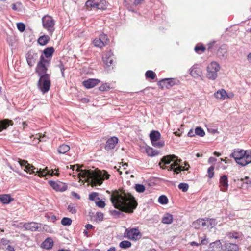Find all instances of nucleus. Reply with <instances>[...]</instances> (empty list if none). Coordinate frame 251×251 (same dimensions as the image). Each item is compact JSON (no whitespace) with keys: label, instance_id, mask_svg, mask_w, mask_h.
<instances>
[{"label":"nucleus","instance_id":"1","mask_svg":"<svg viewBox=\"0 0 251 251\" xmlns=\"http://www.w3.org/2000/svg\"><path fill=\"white\" fill-rule=\"evenodd\" d=\"M110 200L115 208L126 213H133L137 206L135 198L124 191L115 190L111 195Z\"/></svg>","mask_w":251,"mask_h":251},{"label":"nucleus","instance_id":"2","mask_svg":"<svg viewBox=\"0 0 251 251\" xmlns=\"http://www.w3.org/2000/svg\"><path fill=\"white\" fill-rule=\"evenodd\" d=\"M79 174L86 181L90 183L92 186L100 185L104 179H108L110 175L104 170L94 172L90 170H82Z\"/></svg>","mask_w":251,"mask_h":251},{"label":"nucleus","instance_id":"3","mask_svg":"<svg viewBox=\"0 0 251 251\" xmlns=\"http://www.w3.org/2000/svg\"><path fill=\"white\" fill-rule=\"evenodd\" d=\"M18 163L23 168L24 170L30 174L36 173L40 177L45 176L47 175L53 176L54 174L53 170H48L47 167L45 169L38 170L33 166L30 165L27 161L18 159Z\"/></svg>","mask_w":251,"mask_h":251},{"label":"nucleus","instance_id":"4","mask_svg":"<svg viewBox=\"0 0 251 251\" xmlns=\"http://www.w3.org/2000/svg\"><path fill=\"white\" fill-rule=\"evenodd\" d=\"M50 85L51 82L50 75H44L39 76V79L37 83V87L43 94H45L49 91Z\"/></svg>","mask_w":251,"mask_h":251},{"label":"nucleus","instance_id":"5","mask_svg":"<svg viewBox=\"0 0 251 251\" xmlns=\"http://www.w3.org/2000/svg\"><path fill=\"white\" fill-rule=\"evenodd\" d=\"M220 66L219 64L215 61L211 62L207 67V77L210 80H215L218 75Z\"/></svg>","mask_w":251,"mask_h":251},{"label":"nucleus","instance_id":"6","mask_svg":"<svg viewBox=\"0 0 251 251\" xmlns=\"http://www.w3.org/2000/svg\"><path fill=\"white\" fill-rule=\"evenodd\" d=\"M49 64L50 60L45 59L42 55L36 68V72L39 76L44 75H49L47 74V66Z\"/></svg>","mask_w":251,"mask_h":251},{"label":"nucleus","instance_id":"7","mask_svg":"<svg viewBox=\"0 0 251 251\" xmlns=\"http://www.w3.org/2000/svg\"><path fill=\"white\" fill-rule=\"evenodd\" d=\"M42 25L49 33L52 35L54 31L55 21L52 17L48 15L44 16L42 19Z\"/></svg>","mask_w":251,"mask_h":251},{"label":"nucleus","instance_id":"8","mask_svg":"<svg viewBox=\"0 0 251 251\" xmlns=\"http://www.w3.org/2000/svg\"><path fill=\"white\" fill-rule=\"evenodd\" d=\"M245 155V150L237 148L232 151L230 157L233 158L238 164L244 166Z\"/></svg>","mask_w":251,"mask_h":251},{"label":"nucleus","instance_id":"9","mask_svg":"<svg viewBox=\"0 0 251 251\" xmlns=\"http://www.w3.org/2000/svg\"><path fill=\"white\" fill-rule=\"evenodd\" d=\"M124 237L132 241H137L141 238L142 234L138 228H126Z\"/></svg>","mask_w":251,"mask_h":251},{"label":"nucleus","instance_id":"10","mask_svg":"<svg viewBox=\"0 0 251 251\" xmlns=\"http://www.w3.org/2000/svg\"><path fill=\"white\" fill-rule=\"evenodd\" d=\"M85 5L87 7L104 10L106 8V2L104 0H88L86 2Z\"/></svg>","mask_w":251,"mask_h":251},{"label":"nucleus","instance_id":"11","mask_svg":"<svg viewBox=\"0 0 251 251\" xmlns=\"http://www.w3.org/2000/svg\"><path fill=\"white\" fill-rule=\"evenodd\" d=\"M108 42L107 35L102 33L100 35L99 38H96L93 40V44L95 47L102 48L105 46Z\"/></svg>","mask_w":251,"mask_h":251},{"label":"nucleus","instance_id":"12","mask_svg":"<svg viewBox=\"0 0 251 251\" xmlns=\"http://www.w3.org/2000/svg\"><path fill=\"white\" fill-rule=\"evenodd\" d=\"M159 82L162 88L165 87L167 89L174 85H178L180 83L177 79L172 78L162 79Z\"/></svg>","mask_w":251,"mask_h":251},{"label":"nucleus","instance_id":"13","mask_svg":"<svg viewBox=\"0 0 251 251\" xmlns=\"http://www.w3.org/2000/svg\"><path fill=\"white\" fill-rule=\"evenodd\" d=\"M38 55L34 50H31L26 54V59L30 67L33 66L38 58Z\"/></svg>","mask_w":251,"mask_h":251},{"label":"nucleus","instance_id":"14","mask_svg":"<svg viewBox=\"0 0 251 251\" xmlns=\"http://www.w3.org/2000/svg\"><path fill=\"white\" fill-rule=\"evenodd\" d=\"M172 161H173V163H176L177 166L180 165L182 160L178 159L176 156L173 154L166 155L162 158V162H164L165 164H169Z\"/></svg>","mask_w":251,"mask_h":251},{"label":"nucleus","instance_id":"15","mask_svg":"<svg viewBox=\"0 0 251 251\" xmlns=\"http://www.w3.org/2000/svg\"><path fill=\"white\" fill-rule=\"evenodd\" d=\"M50 185L55 191L63 192L67 190V186L62 182H55L50 180L49 181Z\"/></svg>","mask_w":251,"mask_h":251},{"label":"nucleus","instance_id":"16","mask_svg":"<svg viewBox=\"0 0 251 251\" xmlns=\"http://www.w3.org/2000/svg\"><path fill=\"white\" fill-rule=\"evenodd\" d=\"M113 56L111 50L105 52L102 57L104 64L107 66H111L113 62Z\"/></svg>","mask_w":251,"mask_h":251},{"label":"nucleus","instance_id":"17","mask_svg":"<svg viewBox=\"0 0 251 251\" xmlns=\"http://www.w3.org/2000/svg\"><path fill=\"white\" fill-rule=\"evenodd\" d=\"M118 139L116 137L113 136L108 139L105 146V149L109 151L113 149L116 144L118 143Z\"/></svg>","mask_w":251,"mask_h":251},{"label":"nucleus","instance_id":"18","mask_svg":"<svg viewBox=\"0 0 251 251\" xmlns=\"http://www.w3.org/2000/svg\"><path fill=\"white\" fill-rule=\"evenodd\" d=\"M228 177L226 175H223L220 178V190L223 192L227 190L228 187Z\"/></svg>","mask_w":251,"mask_h":251},{"label":"nucleus","instance_id":"19","mask_svg":"<svg viewBox=\"0 0 251 251\" xmlns=\"http://www.w3.org/2000/svg\"><path fill=\"white\" fill-rule=\"evenodd\" d=\"M100 82V80L98 79H88L84 81L82 84L87 89H90L94 87Z\"/></svg>","mask_w":251,"mask_h":251},{"label":"nucleus","instance_id":"20","mask_svg":"<svg viewBox=\"0 0 251 251\" xmlns=\"http://www.w3.org/2000/svg\"><path fill=\"white\" fill-rule=\"evenodd\" d=\"M224 251H238L239 248L237 244L226 242L223 245Z\"/></svg>","mask_w":251,"mask_h":251},{"label":"nucleus","instance_id":"21","mask_svg":"<svg viewBox=\"0 0 251 251\" xmlns=\"http://www.w3.org/2000/svg\"><path fill=\"white\" fill-rule=\"evenodd\" d=\"M217 55L221 59H225L226 58L227 55V49L226 45H222L218 50Z\"/></svg>","mask_w":251,"mask_h":251},{"label":"nucleus","instance_id":"22","mask_svg":"<svg viewBox=\"0 0 251 251\" xmlns=\"http://www.w3.org/2000/svg\"><path fill=\"white\" fill-rule=\"evenodd\" d=\"M190 75L194 78L200 77L202 75L201 70L200 67L194 65L191 68Z\"/></svg>","mask_w":251,"mask_h":251},{"label":"nucleus","instance_id":"23","mask_svg":"<svg viewBox=\"0 0 251 251\" xmlns=\"http://www.w3.org/2000/svg\"><path fill=\"white\" fill-rule=\"evenodd\" d=\"M23 226L26 230H30L32 231H35L39 228L38 224L35 222L25 223Z\"/></svg>","mask_w":251,"mask_h":251},{"label":"nucleus","instance_id":"24","mask_svg":"<svg viewBox=\"0 0 251 251\" xmlns=\"http://www.w3.org/2000/svg\"><path fill=\"white\" fill-rule=\"evenodd\" d=\"M214 96L218 99L225 100L226 98H230V97L228 96L226 91L224 89H221L217 91L214 94Z\"/></svg>","mask_w":251,"mask_h":251},{"label":"nucleus","instance_id":"25","mask_svg":"<svg viewBox=\"0 0 251 251\" xmlns=\"http://www.w3.org/2000/svg\"><path fill=\"white\" fill-rule=\"evenodd\" d=\"M13 124L12 120L6 119L0 121V132L3 129H6L9 125H12Z\"/></svg>","mask_w":251,"mask_h":251},{"label":"nucleus","instance_id":"26","mask_svg":"<svg viewBox=\"0 0 251 251\" xmlns=\"http://www.w3.org/2000/svg\"><path fill=\"white\" fill-rule=\"evenodd\" d=\"M222 248H223V246H222L220 240H216L214 242L211 243L209 246V249L211 250V251H215Z\"/></svg>","mask_w":251,"mask_h":251},{"label":"nucleus","instance_id":"27","mask_svg":"<svg viewBox=\"0 0 251 251\" xmlns=\"http://www.w3.org/2000/svg\"><path fill=\"white\" fill-rule=\"evenodd\" d=\"M13 199L12 198L9 194H3L0 195V201L4 204L9 203L10 202L13 201Z\"/></svg>","mask_w":251,"mask_h":251},{"label":"nucleus","instance_id":"28","mask_svg":"<svg viewBox=\"0 0 251 251\" xmlns=\"http://www.w3.org/2000/svg\"><path fill=\"white\" fill-rule=\"evenodd\" d=\"M173 215L169 213H166L162 217L161 222L165 224H171L173 222Z\"/></svg>","mask_w":251,"mask_h":251},{"label":"nucleus","instance_id":"29","mask_svg":"<svg viewBox=\"0 0 251 251\" xmlns=\"http://www.w3.org/2000/svg\"><path fill=\"white\" fill-rule=\"evenodd\" d=\"M150 137L151 143L159 140L161 134L158 131H152L150 134Z\"/></svg>","mask_w":251,"mask_h":251},{"label":"nucleus","instance_id":"30","mask_svg":"<svg viewBox=\"0 0 251 251\" xmlns=\"http://www.w3.org/2000/svg\"><path fill=\"white\" fill-rule=\"evenodd\" d=\"M53 245V242L51 238H47L42 243V246L43 248L50 250L52 248Z\"/></svg>","mask_w":251,"mask_h":251},{"label":"nucleus","instance_id":"31","mask_svg":"<svg viewBox=\"0 0 251 251\" xmlns=\"http://www.w3.org/2000/svg\"><path fill=\"white\" fill-rule=\"evenodd\" d=\"M226 236L230 239H242V234L239 232H237L235 231L228 232L226 233Z\"/></svg>","mask_w":251,"mask_h":251},{"label":"nucleus","instance_id":"32","mask_svg":"<svg viewBox=\"0 0 251 251\" xmlns=\"http://www.w3.org/2000/svg\"><path fill=\"white\" fill-rule=\"evenodd\" d=\"M50 40V37L48 35H44L40 36L38 39V43L42 45H46Z\"/></svg>","mask_w":251,"mask_h":251},{"label":"nucleus","instance_id":"33","mask_svg":"<svg viewBox=\"0 0 251 251\" xmlns=\"http://www.w3.org/2000/svg\"><path fill=\"white\" fill-rule=\"evenodd\" d=\"M246 155H245V160L244 166L251 163V150H245Z\"/></svg>","mask_w":251,"mask_h":251},{"label":"nucleus","instance_id":"34","mask_svg":"<svg viewBox=\"0 0 251 251\" xmlns=\"http://www.w3.org/2000/svg\"><path fill=\"white\" fill-rule=\"evenodd\" d=\"M159 165L160 167L163 169H167L168 171H173L174 172V170L175 167L176 166V163H173L170 166H166V165L164 163V162H162V159H161V161L160 162Z\"/></svg>","mask_w":251,"mask_h":251},{"label":"nucleus","instance_id":"35","mask_svg":"<svg viewBox=\"0 0 251 251\" xmlns=\"http://www.w3.org/2000/svg\"><path fill=\"white\" fill-rule=\"evenodd\" d=\"M54 52V49L53 47H48L46 48L43 51V53L46 58L51 57Z\"/></svg>","mask_w":251,"mask_h":251},{"label":"nucleus","instance_id":"36","mask_svg":"<svg viewBox=\"0 0 251 251\" xmlns=\"http://www.w3.org/2000/svg\"><path fill=\"white\" fill-rule=\"evenodd\" d=\"M70 149V147L69 146L66 144H62L59 147L58 151L60 154H64L68 151Z\"/></svg>","mask_w":251,"mask_h":251},{"label":"nucleus","instance_id":"37","mask_svg":"<svg viewBox=\"0 0 251 251\" xmlns=\"http://www.w3.org/2000/svg\"><path fill=\"white\" fill-rule=\"evenodd\" d=\"M185 166H188V167L185 168H182V167H180V165H178L177 166L175 167L174 172L178 174H179L181 171H188L190 168V166L188 162L185 163Z\"/></svg>","mask_w":251,"mask_h":251},{"label":"nucleus","instance_id":"38","mask_svg":"<svg viewBox=\"0 0 251 251\" xmlns=\"http://www.w3.org/2000/svg\"><path fill=\"white\" fill-rule=\"evenodd\" d=\"M146 151L147 154L150 156H154L158 154V151H157L154 150L151 147L147 148Z\"/></svg>","mask_w":251,"mask_h":251},{"label":"nucleus","instance_id":"39","mask_svg":"<svg viewBox=\"0 0 251 251\" xmlns=\"http://www.w3.org/2000/svg\"><path fill=\"white\" fill-rule=\"evenodd\" d=\"M131 243L127 240H124L121 241L119 244V247L122 249H127L131 246Z\"/></svg>","mask_w":251,"mask_h":251},{"label":"nucleus","instance_id":"40","mask_svg":"<svg viewBox=\"0 0 251 251\" xmlns=\"http://www.w3.org/2000/svg\"><path fill=\"white\" fill-rule=\"evenodd\" d=\"M195 134L200 137H203L205 135V132L201 127H197L195 130Z\"/></svg>","mask_w":251,"mask_h":251},{"label":"nucleus","instance_id":"41","mask_svg":"<svg viewBox=\"0 0 251 251\" xmlns=\"http://www.w3.org/2000/svg\"><path fill=\"white\" fill-rule=\"evenodd\" d=\"M145 76L147 78L154 79L156 76V74L152 71L149 70L146 72Z\"/></svg>","mask_w":251,"mask_h":251},{"label":"nucleus","instance_id":"42","mask_svg":"<svg viewBox=\"0 0 251 251\" xmlns=\"http://www.w3.org/2000/svg\"><path fill=\"white\" fill-rule=\"evenodd\" d=\"M72 220L68 217H64L61 220V224L63 226H70L71 225Z\"/></svg>","mask_w":251,"mask_h":251},{"label":"nucleus","instance_id":"43","mask_svg":"<svg viewBox=\"0 0 251 251\" xmlns=\"http://www.w3.org/2000/svg\"><path fill=\"white\" fill-rule=\"evenodd\" d=\"M158 202L162 204H166L168 202V199L165 195H161L158 198Z\"/></svg>","mask_w":251,"mask_h":251},{"label":"nucleus","instance_id":"44","mask_svg":"<svg viewBox=\"0 0 251 251\" xmlns=\"http://www.w3.org/2000/svg\"><path fill=\"white\" fill-rule=\"evenodd\" d=\"M178 187L183 192H185L188 190L189 185L188 184L185 183H181L178 185Z\"/></svg>","mask_w":251,"mask_h":251},{"label":"nucleus","instance_id":"45","mask_svg":"<svg viewBox=\"0 0 251 251\" xmlns=\"http://www.w3.org/2000/svg\"><path fill=\"white\" fill-rule=\"evenodd\" d=\"M214 167L213 166H211L208 168L207 176L209 178H212L213 177L214 175Z\"/></svg>","mask_w":251,"mask_h":251},{"label":"nucleus","instance_id":"46","mask_svg":"<svg viewBox=\"0 0 251 251\" xmlns=\"http://www.w3.org/2000/svg\"><path fill=\"white\" fill-rule=\"evenodd\" d=\"M135 189L137 192L139 193H142L145 190V186L143 185L140 184H136Z\"/></svg>","mask_w":251,"mask_h":251},{"label":"nucleus","instance_id":"47","mask_svg":"<svg viewBox=\"0 0 251 251\" xmlns=\"http://www.w3.org/2000/svg\"><path fill=\"white\" fill-rule=\"evenodd\" d=\"M152 143V145L156 148H162L164 146V142L163 141H157L155 142H153Z\"/></svg>","mask_w":251,"mask_h":251},{"label":"nucleus","instance_id":"48","mask_svg":"<svg viewBox=\"0 0 251 251\" xmlns=\"http://www.w3.org/2000/svg\"><path fill=\"white\" fill-rule=\"evenodd\" d=\"M68 210L72 214H75L76 212V209L75 204H70L68 206Z\"/></svg>","mask_w":251,"mask_h":251},{"label":"nucleus","instance_id":"49","mask_svg":"<svg viewBox=\"0 0 251 251\" xmlns=\"http://www.w3.org/2000/svg\"><path fill=\"white\" fill-rule=\"evenodd\" d=\"M194 50L197 53H199L200 51L203 52L205 50V48L203 45H197L195 46Z\"/></svg>","mask_w":251,"mask_h":251},{"label":"nucleus","instance_id":"50","mask_svg":"<svg viewBox=\"0 0 251 251\" xmlns=\"http://www.w3.org/2000/svg\"><path fill=\"white\" fill-rule=\"evenodd\" d=\"M110 89L109 85L108 83L102 84L100 87L99 90L100 91H106Z\"/></svg>","mask_w":251,"mask_h":251},{"label":"nucleus","instance_id":"51","mask_svg":"<svg viewBox=\"0 0 251 251\" xmlns=\"http://www.w3.org/2000/svg\"><path fill=\"white\" fill-rule=\"evenodd\" d=\"M208 226H210V228H213L217 224L216 220L213 219H207Z\"/></svg>","mask_w":251,"mask_h":251},{"label":"nucleus","instance_id":"52","mask_svg":"<svg viewBox=\"0 0 251 251\" xmlns=\"http://www.w3.org/2000/svg\"><path fill=\"white\" fill-rule=\"evenodd\" d=\"M17 27L20 32H23L25 30V25L23 23H18L17 24Z\"/></svg>","mask_w":251,"mask_h":251},{"label":"nucleus","instance_id":"53","mask_svg":"<svg viewBox=\"0 0 251 251\" xmlns=\"http://www.w3.org/2000/svg\"><path fill=\"white\" fill-rule=\"evenodd\" d=\"M197 222L203 227H204L206 226H208L207 219L206 220L203 219L199 220Z\"/></svg>","mask_w":251,"mask_h":251},{"label":"nucleus","instance_id":"54","mask_svg":"<svg viewBox=\"0 0 251 251\" xmlns=\"http://www.w3.org/2000/svg\"><path fill=\"white\" fill-rule=\"evenodd\" d=\"M98 196V194L96 192H92L89 195V199L91 201H94L95 198Z\"/></svg>","mask_w":251,"mask_h":251},{"label":"nucleus","instance_id":"55","mask_svg":"<svg viewBox=\"0 0 251 251\" xmlns=\"http://www.w3.org/2000/svg\"><path fill=\"white\" fill-rule=\"evenodd\" d=\"M96 205L100 208H103L105 206V203L104 201L102 200H100L96 202Z\"/></svg>","mask_w":251,"mask_h":251},{"label":"nucleus","instance_id":"56","mask_svg":"<svg viewBox=\"0 0 251 251\" xmlns=\"http://www.w3.org/2000/svg\"><path fill=\"white\" fill-rule=\"evenodd\" d=\"M70 168L72 169V171L75 170L76 171L79 172V168L77 164L75 165H70Z\"/></svg>","mask_w":251,"mask_h":251},{"label":"nucleus","instance_id":"57","mask_svg":"<svg viewBox=\"0 0 251 251\" xmlns=\"http://www.w3.org/2000/svg\"><path fill=\"white\" fill-rule=\"evenodd\" d=\"M97 217L100 221H101L103 218V214L101 212H98L97 214Z\"/></svg>","mask_w":251,"mask_h":251},{"label":"nucleus","instance_id":"58","mask_svg":"<svg viewBox=\"0 0 251 251\" xmlns=\"http://www.w3.org/2000/svg\"><path fill=\"white\" fill-rule=\"evenodd\" d=\"M21 5V2H17L16 3H13L12 4V8L13 10H17L18 9V8L17 7V5Z\"/></svg>","mask_w":251,"mask_h":251},{"label":"nucleus","instance_id":"59","mask_svg":"<svg viewBox=\"0 0 251 251\" xmlns=\"http://www.w3.org/2000/svg\"><path fill=\"white\" fill-rule=\"evenodd\" d=\"M201 244L206 245L208 244V239L206 238L205 237L204 239H202L201 237Z\"/></svg>","mask_w":251,"mask_h":251},{"label":"nucleus","instance_id":"60","mask_svg":"<svg viewBox=\"0 0 251 251\" xmlns=\"http://www.w3.org/2000/svg\"><path fill=\"white\" fill-rule=\"evenodd\" d=\"M216 160H217V159L213 157H210L208 159V163H212L213 162H216Z\"/></svg>","mask_w":251,"mask_h":251},{"label":"nucleus","instance_id":"61","mask_svg":"<svg viewBox=\"0 0 251 251\" xmlns=\"http://www.w3.org/2000/svg\"><path fill=\"white\" fill-rule=\"evenodd\" d=\"M71 194H72V195L73 196H74V197L76 198V199H80V196L78 194H77L76 193H75V192H72L71 193Z\"/></svg>","mask_w":251,"mask_h":251},{"label":"nucleus","instance_id":"62","mask_svg":"<svg viewBox=\"0 0 251 251\" xmlns=\"http://www.w3.org/2000/svg\"><path fill=\"white\" fill-rule=\"evenodd\" d=\"M6 250L7 251H14L15 249L14 247L10 245H8Z\"/></svg>","mask_w":251,"mask_h":251},{"label":"nucleus","instance_id":"63","mask_svg":"<svg viewBox=\"0 0 251 251\" xmlns=\"http://www.w3.org/2000/svg\"><path fill=\"white\" fill-rule=\"evenodd\" d=\"M195 132H194L192 129L190 130L188 133V136L189 137H193L195 136Z\"/></svg>","mask_w":251,"mask_h":251},{"label":"nucleus","instance_id":"64","mask_svg":"<svg viewBox=\"0 0 251 251\" xmlns=\"http://www.w3.org/2000/svg\"><path fill=\"white\" fill-rule=\"evenodd\" d=\"M245 179H247V181L245 182V183L248 185H249L250 186H251V179L250 180L249 179V177L247 176H246L245 177Z\"/></svg>","mask_w":251,"mask_h":251}]
</instances>
